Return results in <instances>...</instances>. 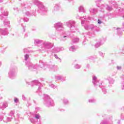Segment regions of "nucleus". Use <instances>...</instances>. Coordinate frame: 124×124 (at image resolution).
<instances>
[{"label": "nucleus", "instance_id": "1", "mask_svg": "<svg viewBox=\"0 0 124 124\" xmlns=\"http://www.w3.org/2000/svg\"><path fill=\"white\" fill-rule=\"evenodd\" d=\"M29 57H30V56H29V55H28V54L26 55L25 57L26 61H27V59H28V58H29Z\"/></svg>", "mask_w": 124, "mask_h": 124}, {"label": "nucleus", "instance_id": "2", "mask_svg": "<svg viewBox=\"0 0 124 124\" xmlns=\"http://www.w3.org/2000/svg\"><path fill=\"white\" fill-rule=\"evenodd\" d=\"M14 101H15V102H18V99L15 98L14 99Z\"/></svg>", "mask_w": 124, "mask_h": 124}, {"label": "nucleus", "instance_id": "3", "mask_svg": "<svg viewBox=\"0 0 124 124\" xmlns=\"http://www.w3.org/2000/svg\"><path fill=\"white\" fill-rule=\"evenodd\" d=\"M98 24H101V21H100V20L98 19Z\"/></svg>", "mask_w": 124, "mask_h": 124}, {"label": "nucleus", "instance_id": "4", "mask_svg": "<svg viewBox=\"0 0 124 124\" xmlns=\"http://www.w3.org/2000/svg\"><path fill=\"white\" fill-rule=\"evenodd\" d=\"M35 118H36V119H39V115H36Z\"/></svg>", "mask_w": 124, "mask_h": 124}]
</instances>
